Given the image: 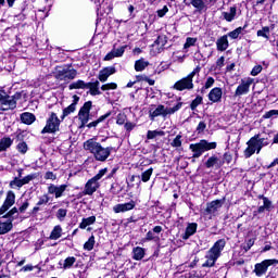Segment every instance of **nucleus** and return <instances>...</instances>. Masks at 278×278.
Returning <instances> with one entry per match:
<instances>
[{
  "label": "nucleus",
  "mask_w": 278,
  "mask_h": 278,
  "mask_svg": "<svg viewBox=\"0 0 278 278\" xmlns=\"http://www.w3.org/2000/svg\"><path fill=\"white\" fill-rule=\"evenodd\" d=\"M55 79L59 81H71L77 77V72L75 68H71L70 66H58L54 72Z\"/></svg>",
  "instance_id": "nucleus-7"
},
{
  "label": "nucleus",
  "mask_w": 278,
  "mask_h": 278,
  "mask_svg": "<svg viewBox=\"0 0 278 278\" xmlns=\"http://www.w3.org/2000/svg\"><path fill=\"white\" fill-rule=\"evenodd\" d=\"M127 121V115L125 114H118L116 123L117 125H125V122Z\"/></svg>",
  "instance_id": "nucleus-58"
},
{
  "label": "nucleus",
  "mask_w": 278,
  "mask_h": 278,
  "mask_svg": "<svg viewBox=\"0 0 278 278\" xmlns=\"http://www.w3.org/2000/svg\"><path fill=\"white\" fill-rule=\"evenodd\" d=\"M248 148L244 150V157H251L256 151L260 154V151L264 149V147H268L269 142L266 138H260V135H255L248 142Z\"/></svg>",
  "instance_id": "nucleus-4"
},
{
  "label": "nucleus",
  "mask_w": 278,
  "mask_h": 278,
  "mask_svg": "<svg viewBox=\"0 0 278 278\" xmlns=\"http://www.w3.org/2000/svg\"><path fill=\"white\" fill-rule=\"evenodd\" d=\"M201 103H203V97L197 96L195 99L191 102L190 109L197 110V108H199V105H201Z\"/></svg>",
  "instance_id": "nucleus-45"
},
{
  "label": "nucleus",
  "mask_w": 278,
  "mask_h": 278,
  "mask_svg": "<svg viewBox=\"0 0 278 278\" xmlns=\"http://www.w3.org/2000/svg\"><path fill=\"white\" fill-rule=\"evenodd\" d=\"M66 214H68V211L65 208H59L56 212V218L62 223L64 218H66Z\"/></svg>",
  "instance_id": "nucleus-47"
},
{
  "label": "nucleus",
  "mask_w": 278,
  "mask_h": 278,
  "mask_svg": "<svg viewBox=\"0 0 278 278\" xmlns=\"http://www.w3.org/2000/svg\"><path fill=\"white\" fill-rule=\"evenodd\" d=\"M217 51H227L229 49V40L227 39V35L222 36L216 41Z\"/></svg>",
  "instance_id": "nucleus-25"
},
{
  "label": "nucleus",
  "mask_w": 278,
  "mask_h": 278,
  "mask_svg": "<svg viewBox=\"0 0 278 278\" xmlns=\"http://www.w3.org/2000/svg\"><path fill=\"white\" fill-rule=\"evenodd\" d=\"M68 188V185H61V186H55V185H50L48 187V194H54L55 199H60L66 192V189Z\"/></svg>",
  "instance_id": "nucleus-17"
},
{
  "label": "nucleus",
  "mask_w": 278,
  "mask_h": 278,
  "mask_svg": "<svg viewBox=\"0 0 278 278\" xmlns=\"http://www.w3.org/2000/svg\"><path fill=\"white\" fill-rule=\"evenodd\" d=\"M214 83H215L214 77H207L204 86L201 89V92H205V90H210V88L214 86Z\"/></svg>",
  "instance_id": "nucleus-44"
},
{
  "label": "nucleus",
  "mask_w": 278,
  "mask_h": 278,
  "mask_svg": "<svg viewBox=\"0 0 278 278\" xmlns=\"http://www.w3.org/2000/svg\"><path fill=\"white\" fill-rule=\"evenodd\" d=\"M16 149H17L18 153H21L22 155H25V153H27V151H29V148L27 147V143L25 141L20 142L16 146Z\"/></svg>",
  "instance_id": "nucleus-43"
},
{
  "label": "nucleus",
  "mask_w": 278,
  "mask_h": 278,
  "mask_svg": "<svg viewBox=\"0 0 278 278\" xmlns=\"http://www.w3.org/2000/svg\"><path fill=\"white\" fill-rule=\"evenodd\" d=\"M151 175H153V167H150L149 169L143 172L141 174V176H138V177H139V179H141V181H143V184H147V181H149V179H151Z\"/></svg>",
  "instance_id": "nucleus-39"
},
{
  "label": "nucleus",
  "mask_w": 278,
  "mask_h": 278,
  "mask_svg": "<svg viewBox=\"0 0 278 278\" xmlns=\"http://www.w3.org/2000/svg\"><path fill=\"white\" fill-rule=\"evenodd\" d=\"M118 88V85H116L115 83H109V84H104L101 86V90L105 91V90H116Z\"/></svg>",
  "instance_id": "nucleus-51"
},
{
  "label": "nucleus",
  "mask_w": 278,
  "mask_h": 278,
  "mask_svg": "<svg viewBox=\"0 0 278 278\" xmlns=\"http://www.w3.org/2000/svg\"><path fill=\"white\" fill-rule=\"evenodd\" d=\"M21 121L24 123V125H31L36 121V115L25 112L21 114Z\"/></svg>",
  "instance_id": "nucleus-30"
},
{
  "label": "nucleus",
  "mask_w": 278,
  "mask_h": 278,
  "mask_svg": "<svg viewBox=\"0 0 278 278\" xmlns=\"http://www.w3.org/2000/svg\"><path fill=\"white\" fill-rule=\"evenodd\" d=\"M14 144V140L10 137H4L0 139V153L5 151L7 149H10Z\"/></svg>",
  "instance_id": "nucleus-31"
},
{
  "label": "nucleus",
  "mask_w": 278,
  "mask_h": 278,
  "mask_svg": "<svg viewBox=\"0 0 278 278\" xmlns=\"http://www.w3.org/2000/svg\"><path fill=\"white\" fill-rule=\"evenodd\" d=\"M23 186H24L23 179H20V178H14V180L10 182L11 188H23Z\"/></svg>",
  "instance_id": "nucleus-50"
},
{
  "label": "nucleus",
  "mask_w": 278,
  "mask_h": 278,
  "mask_svg": "<svg viewBox=\"0 0 278 278\" xmlns=\"http://www.w3.org/2000/svg\"><path fill=\"white\" fill-rule=\"evenodd\" d=\"M217 143L216 142H210L205 139L200 140L197 143H191L189 146L190 151L193 153L192 157L193 159H199L201 155L205 153V151H212L216 149Z\"/></svg>",
  "instance_id": "nucleus-5"
},
{
  "label": "nucleus",
  "mask_w": 278,
  "mask_h": 278,
  "mask_svg": "<svg viewBox=\"0 0 278 278\" xmlns=\"http://www.w3.org/2000/svg\"><path fill=\"white\" fill-rule=\"evenodd\" d=\"M27 207H29V202L25 201L18 208L21 214H25V212H27Z\"/></svg>",
  "instance_id": "nucleus-62"
},
{
  "label": "nucleus",
  "mask_w": 278,
  "mask_h": 278,
  "mask_svg": "<svg viewBox=\"0 0 278 278\" xmlns=\"http://www.w3.org/2000/svg\"><path fill=\"white\" fill-rule=\"evenodd\" d=\"M275 264H278V260H264L263 262L255 264L254 273L256 277H262L263 275H266V273H268V267L275 266Z\"/></svg>",
  "instance_id": "nucleus-11"
},
{
  "label": "nucleus",
  "mask_w": 278,
  "mask_h": 278,
  "mask_svg": "<svg viewBox=\"0 0 278 278\" xmlns=\"http://www.w3.org/2000/svg\"><path fill=\"white\" fill-rule=\"evenodd\" d=\"M144 257V249L137 247L132 249V260L140 262Z\"/></svg>",
  "instance_id": "nucleus-35"
},
{
  "label": "nucleus",
  "mask_w": 278,
  "mask_h": 278,
  "mask_svg": "<svg viewBox=\"0 0 278 278\" xmlns=\"http://www.w3.org/2000/svg\"><path fill=\"white\" fill-rule=\"evenodd\" d=\"M240 34H242V27L236 28L235 30L230 31L228 36L229 38H232V40H236V38H238Z\"/></svg>",
  "instance_id": "nucleus-55"
},
{
  "label": "nucleus",
  "mask_w": 278,
  "mask_h": 278,
  "mask_svg": "<svg viewBox=\"0 0 278 278\" xmlns=\"http://www.w3.org/2000/svg\"><path fill=\"white\" fill-rule=\"evenodd\" d=\"M115 73H116V67H114V66L104 67L103 70H101L99 72L98 79L102 84H105V81H108V79L111 77V75H114Z\"/></svg>",
  "instance_id": "nucleus-15"
},
{
  "label": "nucleus",
  "mask_w": 278,
  "mask_h": 278,
  "mask_svg": "<svg viewBox=\"0 0 278 278\" xmlns=\"http://www.w3.org/2000/svg\"><path fill=\"white\" fill-rule=\"evenodd\" d=\"M199 73H201V67L197 66L186 77H182L176 81L173 86V89L177 90L178 92H184V90H194V76L199 75Z\"/></svg>",
  "instance_id": "nucleus-3"
},
{
  "label": "nucleus",
  "mask_w": 278,
  "mask_h": 278,
  "mask_svg": "<svg viewBox=\"0 0 278 278\" xmlns=\"http://www.w3.org/2000/svg\"><path fill=\"white\" fill-rule=\"evenodd\" d=\"M90 110H92V102H85L83 108L78 112V121H80L79 129H84L88 122L90 121Z\"/></svg>",
  "instance_id": "nucleus-9"
},
{
  "label": "nucleus",
  "mask_w": 278,
  "mask_h": 278,
  "mask_svg": "<svg viewBox=\"0 0 278 278\" xmlns=\"http://www.w3.org/2000/svg\"><path fill=\"white\" fill-rule=\"evenodd\" d=\"M76 108H77V102H73L67 108H65L63 110V118H66V116H68V114H73V112H75Z\"/></svg>",
  "instance_id": "nucleus-40"
},
{
  "label": "nucleus",
  "mask_w": 278,
  "mask_h": 278,
  "mask_svg": "<svg viewBox=\"0 0 278 278\" xmlns=\"http://www.w3.org/2000/svg\"><path fill=\"white\" fill-rule=\"evenodd\" d=\"M101 188V184L98 180H94V178L89 179L84 188L83 195L86 197H92L97 190Z\"/></svg>",
  "instance_id": "nucleus-13"
},
{
  "label": "nucleus",
  "mask_w": 278,
  "mask_h": 278,
  "mask_svg": "<svg viewBox=\"0 0 278 278\" xmlns=\"http://www.w3.org/2000/svg\"><path fill=\"white\" fill-rule=\"evenodd\" d=\"M220 207H223V200H214L211 203H207L205 212L207 214H216Z\"/></svg>",
  "instance_id": "nucleus-22"
},
{
  "label": "nucleus",
  "mask_w": 278,
  "mask_h": 278,
  "mask_svg": "<svg viewBox=\"0 0 278 278\" xmlns=\"http://www.w3.org/2000/svg\"><path fill=\"white\" fill-rule=\"evenodd\" d=\"M0 110H2V112L16 110V98L14 96L0 93Z\"/></svg>",
  "instance_id": "nucleus-10"
},
{
  "label": "nucleus",
  "mask_w": 278,
  "mask_h": 278,
  "mask_svg": "<svg viewBox=\"0 0 278 278\" xmlns=\"http://www.w3.org/2000/svg\"><path fill=\"white\" fill-rule=\"evenodd\" d=\"M112 113H106L104 115H101L97 121L91 122L87 125L88 129H92V127H97V125H99V123H103V121H105V118H110Z\"/></svg>",
  "instance_id": "nucleus-37"
},
{
  "label": "nucleus",
  "mask_w": 278,
  "mask_h": 278,
  "mask_svg": "<svg viewBox=\"0 0 278 278\" xmlns=\"http://www.w3.org/2000/svg\"><path fill=\"white\" fill-rule=\"evenodd\" d=\"M276 115H277V110H270V111L266 112L263 117L271 118V116H276Z\"/></svg>",
  "instance_id": "nucleus-64"
},
{
  "label": "nucleus",
  "mask_w": 278,
  "mask_h": 278,
  "mask_svg": "<svg viewBox=\"0 0 278 278\" xmlns=\"http://www.w3.org/2000/svg\"><path fill=\"white\" fill-rule=\"evenodd\" d=\"M45 179H51L52 181H55L58 179V176L53 174V172H47L45 175Z\"/></svg>",
  "instance_id": "nucleus-60"
},
{
  "label": "nucleus",
  "mask_w": 278,
  "mask_h": 278,
  "mask_svg": "<svg viewBox=\"0 0 278 278\" xmlns=\"http://www.w3.org/2000/svg\"><path fill=\"white\" fill-rule=\"evenodd\" d=\"M108 173V168H102L99 170V173L92 177L96 181H101L103 179L104 175Z\"/></svg>",
  "instance_id": "nucleus-54"
},
{
  "label": "nucleus",
  "mask_w": 278,
  "mask_h": 278,
  "mask_svg": "<svg viewBox=\"0 0 278 278\" xmlns=\"http://www.w3.org/2000/svg\"><path fill=\"white\" fill-rule=\"evenodd\" d=\"M184 102H177V104H175L173 108H166L163 104H160L154 111H150V118L151 121H154V118H157V116H163L166 118V116H170L176 112H179Z\"/></svg>",
  "instance_id": "nucleus-6"
},
{
  "label": "nucleus",
  "mask_w": 278,
  "mask_h": 278,
  "mask_svg": "<svg viewBox=\"0 0 278 278\" xmlns=\"http://www.w3.org/2000/svg\"><path fill=\"white\" fill-rule=\"evenodd\" d=\"M268 34H270V27L264 26L262 29L257 30L256 36L266 38V40H268Z\"/></svg>",
  "instance_id": "nucleus-41"
},
{
  "label": "nucleus",
  "mask_w": 278,
  "mask_h": 278,
  "mask_svg": "<svg viewBox=\"0 0 278 278\" xmlns=\"http://www.w3.org/2000/svg\"><path fill=\"white\" fill-rule=\"evenodd\" d=\"M197 223H191L187 226L185 233L181 236L182 240H188L191 236L197 233Z\"/></svg>",
  "instance_id": "nucleus-26"
},
{
  "label": "nucleus",
  "mask_w": 278,
  "mask_h": 278,
  "mask_svg": "<svg viewBox=\"0 0 278 278\" xmlns=\"http://www.w3.org/2000/svg\"><path fill=\"white\" fill-rule=\"evenodd\" d=\"M237 12L238 10L236 9V7H231L229 12H223L222 14L225 21H227L228 23H231V21L236 18Z\"/></svg>",
  "instance_id": "nucleus-32"
},
{
  "label": "nucleus",
  "mask_w": 278,
  "mask_h": 278,
  "mask_svg": "<svg viewBox=\"0 0 278 278\" xmlns=\"http://www.w3.org/2000/svg\"><path fill=\"white\" fill-rule=\"evenodd\" d=\"M197 45V38L188 37L184 45V49H190V47H194Z\"/></svg>",
  "instance_id": "nucleus-48"
},
{
  "label": "nucleus",
  "mask_w": 278,
  "mask_h": 278,
  "mask_svg": "<svg viewBox=\"0 0 278 278\" xmlns=\"http://www.w3.org/2000/svg\"><path fill=\"white\" fill-rule=\"evenodd\" d=\"M75 262H77V258L75 256H68L64 260L63 264L62 262H60L59 266H61L63 270H68V268H73Z\"/></svg>",
  "instance_id": "nucleus-29"
},
{
  "label": "nucleus",
  "mask_w": 278,
  "mask_h": 278,
  "mask_svg": "<svg viewBox=\"0 0 278 278\" xmlns=\"http://www.w3.org/2000/svg\"><path fill=\"white\" fill-rule=\"evenodd\" d=\"M166 42H168V40L166 39V36L161 35L154 41L152 47H155L157 49V53H162V51H164V47H166Z\"/></svg>",
  "instance_id": "nucleus-24"
},
{
  "label": "nucleus",
  "mask_w": 278,
  "mask_h": 278,
  "mask_svg": "<svg viewBox=\"0 0 278 278\" xmlns=\"http://www.w3.org/2000/svg\"><path fill=\"white\" fill-rule=\"evenodd\" d=\"M227 242L225 239H219L217 240L214 245L206 252L205 255V262L203 263L202 267L203 268H212L215 266L216 262L218 261V257H220L225 245Z\"/></svg>",
  "instance_id": "nucleus-2"
},
{
  "label": "nucleus",
  "mask_w": 278,
  "mask_h": 278,
  "mask_svg": "<svg viewBox=\"0 0 278 278\" xmlns=\"http://www.w3.org/2000/svg\"><path fill=\"white\" fill-rule=\"evenodd\" d=\"M134 207H136V202L134 200H131L130 202H127V203L116 204L115 206H113V212L115 214L131 212V210H134Z\"/></svg>",
  "instance_id": "nucleus-16"
},
{
  "label": "nucleus",
  "mask_w": 278,
  "mask_h": 278,
  "mask_svg": "<svg viewBox=\"0 0 278 278\" xmlns=\"http://www.w3.org/2000/svg\"><path fill=\"white\" fill-rule=\"evenodd\" d=\"M157 136H164V131L149 130L147 134L148 140H153V138H157Z\"/></svg>",
  "instance_id": "nucleus-46"
},
{
  "label": "nucleus",
  "mask_w": 278,
  "mask_h": 278,
  "mask_svg": "<svg viewBox=\"0 0 278 278\" xmlns=\"http://www.w3.org/2000/svg\"><path fill=\"white\" fill-rule=\"evenodd\" d=\"M224 164L225 161L216 155L210 156L205 162L206 168H216V170H218V168H220Z\"/></svg>",
  "instance_id": "nucleus-18"
},
{
  "label": "nucleus",
  "mask_w": 278,
  "mask_h": 278,
  "mask_svg": "<svg viewBox=\"0 0 278 278\" xmlns=\"http://www.w3.org/2000/svg\"><path fill=\"white\" fill-rule=\"evenodd\" d=\"M170 144L174 147V149H179V147L182 144L181 135H177Z\"/></svg>",
  "instance_id": "nucleus-49"
},
{
  "label": "nucleus",
  "mask_w": 278,
  "mask_h": 278,
  "mask_svg": "<svg viewBox=\"0 0 278 278\" xmlns=\"http://www.w3.org/2000/svg\"><path fill=\"white\" fill-rule=\"evenodd\" d=\"M68 89L70 90H86V89H88V83H86L81 79H78V80L70 84Z\"/></svg>",
  "instance_id": "nucleus-27"
},
{
  "label": "nucleus",
  "mask_w": 278,
  "mask_h": 278,
  "mask_svg": "<svg viewBox=\"0 0 278 278\" xmlns=\"http://www.w3.org/2000/svg\"><path fill=\"white\" fill-rule=\"evenodd\" d=\"M60 117L58 114L51 113L47 118L46 126L41 130V134H58L60 131Z\"/></svg>",
  "instance_id": "nucleus-8"
},
{
  "label": "nucleus",
  "mask_w": 278,
  "mask_h": 278,
  "mask_svg": "<svg viewBox=\"0 0 278 278\" xmlns=\"http://www.w3.org/2000/svg\"><path fill=\"white\" fill-rule=\"evenodd\" d=\"M18 214V208L13 207L11 211L8 212V214L4 215L7 219L14 220V215Z\"/></svg>",
  "instance_id": "nucleus-56"
},
{
  "label": "nucleus",
  "mask_w": 278,
  "mask_h": 278,
  "mask_svg": "<svg viewBox=\"0 0 278 278\" xmlns=\"http://www.w3.org/2000/svg\"><path fill=\"white\" fill-rule=\"evenodd\" d=\"M84 149L85 151H89V153L93 154V157L97 160V162H105V160H108V157H110L114 151L113 147L103 148V146H101L94 139H88L85 141Z\"/></svg>",
  "instance_id": "nucleus-1"
},
{
  "label": "nucleus",
  "mask_w": 278,
  "mask_h": 278,
  "mask_svg": "<svg viewBox=\"0 0 278 278\" xmlns=\"http://www.w3.org/2000/svg\"><path fill=\"white\" fill-rule=\"evenodd\" d=\"M168 12V7H163V9L157 11V16H160V18L166 16V13Z\"/></svg>",
  "instance_id": "nucleus-63"
},
{
  "label": "nucleus",
  "mask_w": 278,
  "mask_h": 278,
  "mask_svg": "<svg viewBox=\"0 0 278 278\" xmlns=\"http://www.w3.org/2000/svg\"><path fill=\"white\" fill-rule=\"evenodd\" d=\"M147 66H149V61H146L144 59L135 62V71H137V73H142Z\"/></svg>",
  "instance_id": "nucleus-36"
},
{
  "label": "nucleus",
  "mask_w": 278,
  "mask_h": 278,
  "mask_svg": "<svg viewBox=\"0 0 278 278\" xmlns=\"http://www.w3.org/2000/svg\"><path fill=\"white\" fill-rule=\"evenodd\" d=\"M261 73H262V65H256L251 71L252 77H257V75Z\"/></svg>",
  "instance_id": "nucleus-57"
},
{
  "label": "nucleus",
  "mask_w": 278,
  "mask_h": 278,
  "mask_svg": "<svg viewBox=\"0 0 278 278\" xmlns=\"http://www.w3.org/2000/svg\"><path fill=\"white\" fill-rule=\"evenodd\" d=\"M223 99V89L215 87L208 92V100L212 103H220Z\"/></svg>",
  "instance_id": "nucleus-21"
},
{
  "label": "nucleus",
  "mask_w": 278,
  "mask_h": 278,
  "mask_svg": "<svg viewBox=\"0 0 278 278\" xmlns=\"http://www.w3.org/2000/svg\"><path fill=\"white\" fill-rule=\"evenodd\" d=\"M125 49H127V46H122L119 48L114 47L113 50L104 56V60L110 61L114 60V58H123Z\"/></svg>",
  "instance_id": "nucleus-19"
},
{
  "label": "nucleus",
  "mask_w": 278,
  "mask_h": 278,
  "mask_svg": "<svg viewBox=\"0 0 278 278\" xmlns=\"http://www.w3.org/2000/svg\"><path fill=\"white\" fill-rule=\"evenodd\" d=\"M108 173V168H102L99 170V173L92 177L96 181H101L103 179L104 175Z\"/></svg>",
  "instance_id": "nucleus-53"
},
{
  "label": "nucleus",
  "mask_w": 278,
  "mask_h": 278,
  "mask_svg": "<svg viewBox=\"0 0 278 278\" xmlns=\"http://www.w3.org/2000/svg\"><path fill=\"white\" fill-rule=\"evenodd\" d=\"M231 160H232V156L231 154L229 153H225L223 159H222V162H224V164H231Z\"/></svg>",
  "instance_id": "nucleus-61"
},
{
  "label": "nucleus",
  "mask_w": 278,
  "mask_h": 278,
  "mask_svg": "<svg viewBox=\"0 0 278 278\" xmlns=\"http://www.w3.org/2000/svg\"><path fill=\"white\" fill-rule=\"evenodd\" d=\"M99 86H100L99 80H96L94 83H87V89H89L91 97H97V94H101V91L99 90Z\"/></svg>",
  "instance_id": "nucleus-28"
},
{
  "label": "nucleus",
  "mask_w": 278,
  "mask_h": 278,
  "mask_svg": "<svg viewBox=\"0 0 278 278\" xmlns=\"http://www.w3.org/2000/svg\"><path fill=\"white\" fill-rule=\"evenodd\" d=\"M94 223H97L96 216L83 218L81 223L79 224V229H86V227H90V225H94Z\"/></svg>",
  "instance_id": "nucleus-33"
},
{
  "label": "nucleus",
  "mask_w": 278,
  "mask_h": 278,
  "mask_svg": "<svg viewBox=\"0 0 278 278\" xmlns=\"http://www.w3.org/2000/svg\"><path fill=\"white\" fill-rule=\"evenodd\" d=\"M191 5L199 10V12H203V10H207V5H205V1L203 0H193Z\"/></svg>",
  "instance_id": "nucleus-38"
},
{
  "label": "nucleus",
  "mask_w": 278,
  "mask_h": 278,
  "mask_svg": "<svg viewBox=\"0 0 278 278\" xmlns=\"http://www.w3.org/2000/svg\"><path fill=\"white\" fill-rule=\"evenodd\" d=\"M51 199L49 198L48 194H43L41 197H39L38 202L36 203V206L33 207L31 214L36 215L40 212V207H42V205H47V203H49Z\"/></svg>",
  "instance_id": "nucleus-23"
},
{
  "label": "nucleus",
  "mask_w": 278,
  "mask_h": 278,
  "mask_svg": "<svg viewBox=\"0 0 278 278\" xmlns=\"http://www.w3.org/2000/svg\"><path fill=\"white\" fill-rule=\"evenodd\" d=\"M263 206L267 212H270L273 210V202L268 198L263 197Z\"/></svg>",
  "instance_id": "nucleus-52"
},
{
  "label": "nucleus",
  "mask_w": 278,
  "mask_h": 278,
  "mask_svg": "<svg viewBox=\"0 0 278 278\" xmlns=\"http://www.w3.org/2000/svg\"><path fill=\"white\" fill-rule=\"evenodd\" d=\"M15 201L16 195L14 194V191H9L4 203L0 207V216L5 214V212H8L12 207V205H14Z\"/></svg>",
  "instance_id": "nucleus-14"
},
{
  "label": "nucleus",
  "mask_w": 278,
  "mask_h": 278,
  "mask_svg": "<svg viewBox=\"0 0 278 278\" xmlns=\"http://www.w3.org/2000/svg\"><path fill=\"white\" fill-rule=\"evenodd\" d=\"M94 236H91L87 242H85L84 244V249L85 251H92V249H94Z\"/></svg>",
  "instance_id": "nucleus-42"
},
{
  "label": "nucleus",
  "mask_w": 278,
  "mask_h": 278,
  "mask_svg": "<svg viewBox=\"0 0 278 278\" xmlns=\"http://www.w3.org/2000/svg\"><path fill=\"white\" fill-rule=\"evenodd\" d=\"M12 219L8 217H1L0 218V236H3L4 233H8L12 231Z\"/></svg>",
  "instance_id": "nucleus-20"
},
{
  "label": "nucleus",
  "mask_w": 278,
  "mask_h": 278,
  "mask_svg": "<svg viewBox=\"0 0 278 278\" xmlns=\"http://www.w3.org/2000/svg\"><path fill=\"white\" fill-rule=\"evenodd\" d=\"M206 127H207V125L205 124V122H200L197 127L198 134H203V131H205Z\"/></svg>",
  "instance_id": "nucleus-59"
},
{
  "label": "nucleus",
  "mask_w": 278,
  "mask_h": 278,
  "mask_svg": "<svg viewBox=\"0 0 278 278\" xmlns=\"http://www.w3.org/2000/svg\"><path fill=\"white\" fill-rule=\"evenodd\" d=\"M253 81L254 79L251 77L241 79V83L239 84L235 91V97H243V94H249Z\"/></svg>",
  "instance_id": "nucleus-12"
},
{
  "label": "nucleus",
  "mask_w": 278,
  "mask_h": 278,
  "mask_svg": "<svg viewBox=\"0 0 278 278\" xmlns=\"http://www.w3.org/2000/svg\"><path fill=\"white\" fill-rule=\"evenodd\" d=\"M62 238V226L56 225L50 233V240H60Z\"/></svg>",
  "instance_id": "nucleus-34"
}]
</instances>
